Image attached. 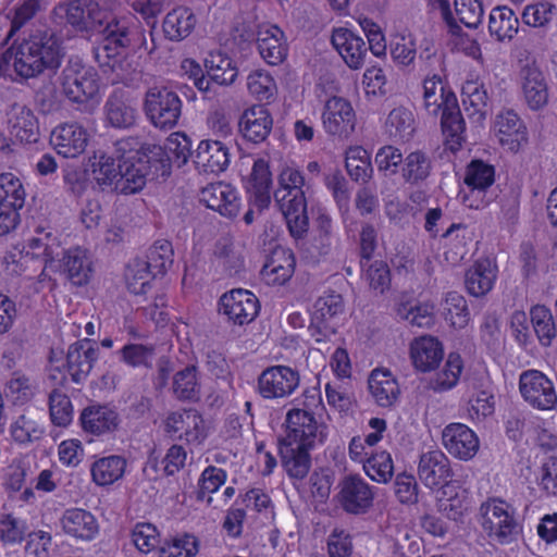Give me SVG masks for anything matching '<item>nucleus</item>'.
Instances as JSON below:
<instances>
[{
  "mask_svg": "<svg viewBox=\"0 0 557 557\" xmlns=\"http://www.w3.org/2000/svg\"><path fill=\"white\" fill-rule=\"evenodd\" d=\"M134 138L119 140L112 151H97L88 160L91 178L102 189L135 194L146 185L147 166Z\"/></svg>",
  "mask_w": 557,
  "mask_h": 557,
  "instance_id": "1",
  "label": "nucleus"
},
{
  "mask_svg": "<svg viewBox=\"0 0 557 557\" xmlns=\"http://www.w3.org/2000/svg\"><path fill=\"white\" fill-rule=\"evenodd\" d=\"M329 436V425L313 412L294 408L285 418V435L280 442V454L287 473L304 478L310 468V450L322 446Z\"/></svg>",
  "mask_w": 557,
  "mask_h": 557,
  "instance_id": "2",
  "label": "nucleus"
},
{
  "mask_svg": "<svg viewBox=\"0 0 557 557\" xmlns=\"http://www.w3.org/2000/svg\"><path fill=\"white\" fill-rule=\"evenodd\" d=\"M305 177L294 162L282 164L273 197L283 213L293 237L300 238L308 231Z\"/></svg>",
  "mask_w": 557,
  "mask_h": 557,
  "instance_id": "3",
  "label": "nucleus"
},
{
  "mask_svg": "<svg viewBox=\"0 0 557 557\" xmlns=\"http://www.w3.org/2000/svg\"><path fill=\"white\" fill-rule=\"evenodd\" d=\"M64 57L59 39L51 30L38 32L17 47L9 49L3 59L7 64L13 59L14 70H58Z\"/></svg>",
  "mask_w": 557,
  "mask_h": 557,
  "instance_id": "4",
  "label": "nucleus"
},
{
  "mask_svg": "<svg viewBox=\"0 0 557 557\" xmlns=\"http://www.w3.org/2000/svg\"><path fill=\"white\" fill-rule=\"evenodd\" d=\"M140 157L149 170L157 176H168L173 165L183 166L191 154V140L182 132L169 135L163 145L145 144L137 146Z\"/></svg>",
  "mask_w": 557,
  "mask_h": 557,
  "instance_id": "5",
  "label": "nucleus"
},
{
  "mask_svg": "<svg viewBox=\"0 0 557 557\" xmlns=\"http://www.w3.org/2000/svg\"><path fill=\"white\" fill-rule=\"evenodd\" d=\"M478 524L492 541L511 543L520 532L516 509L500 498H488L480 505Z\"/></svg>",
  "mask_w": 557,
  "mask_h": 557,
  "instance_id": "6",
  "label": "nucleus"
},
{
  "mask_svg": "<svg viewBox=\"0 0 557 557\" xmlns=\"http://www.w3.org/2000/svg\"><path fill=\"white\" fill-rule=\"evenodd\" d=\"M183 102L178 95L165 86H154L147 90L144 112L149 123L158 129L175 127L182 114Z\"/></svg>",
  "mask_w": 557,
  "mask_h": 557,
  "instance_id": "7",
  "label": "nucleus"
},
{
  "mask_svg": "<svg viewBox=\"0 0 557 557\" xmlns=\"http://www.w3.org/2000/svg\"><path fill=\"white\" fill-rule=\"evenodd\" d=\"M44 271L62 275L74 286H85L94 275L92 256L88 249L81 246L69 249L61 247L60 257L50 259Z\"/></svg>",
  "mask_w": 557,
  "mask_h": 557,
  "instance_id": "8",
  "label": "nucleus"
},
{
  "mask_svg": "<svg viewBox=\"0 0 557 557\" xmlns=\"http://www.w3.org/2000/svg\"><path fill=\"white\" fill-rule=\"evenodd\" d=\"M164 429L174 438L184 442L190 449L202 447L211 428L195 409L172 411L164 420Z\"/></svg>",
  "mask_w": 557,
  "mask_h": 557,
  "instance_id": "9",
  "label": "nucleus"
},
{
  "mask_svg": "<svg viewBox=\"0 0 557 557\" xmlns=\"http://www.w3.org/2000/svg\"><path fill=\"white\" fill-rule=\"evenodd\" d=\"M491 135L509 153H519L529 143L527 124L512 109L499 111L491 125Z\"/></svg>",
  "mask_w": 557,
  "mask_h": 557,
  "instance_id": "10",
  "label": "nucleus"
},
{
  "mask_svg": "<svg viewBox=\"0 0 557 557\" xmlns=\"http://www.w3.org/2000/svg\"><path fill=\"white\" fill-rule=\"evenodd\" d=\"M519 391L532 408L549 411L557 408V392L553 381L543 372L527 370L520 374Z\"/></svg>",
  "mask_w": 557,
  "mask_h": 557,
  "instance_id": "11",
  "label": "nucleus"
},
{
  "mask_svg": "<svg viewBox=\"0 0 557 557\" xmlns=\"http://www.w3.org/2000/svg\"><path fill=\"white\" fill-rule=\"evenodd\" d=\"M110 23L100 28L99 35L102 36V44L96 49V60L99 66H108L115 70L117 61L114 59L121 50L128 48L133 41V32L125 20L117 17L110 18Z\"/></svg>",
  "mask_w": 557,
  "mask_h": 557,
  "instance_id": "12",
  "label": "nucleus"
},
{
  "mask_svg": "<svg viewBox=\"0 0 557 557\" xmlns=\"http://www.w3.org/2000/svg\"><path fill=\"white\" fill-rule=\"evenodd\" d=\"M242 184L251 207L259 211L270 207L273 194V175L267 160H253L250 170L242 175Z\"/></svg>",
  "mask_w": 557,
  "mask_h": 557,
  "instance_id": "13",
  "label": "nucleus"
},
{
  "mask_svg": "<svg viewBox=\"0 0 557 557\" xmlns=\"http://www.w3.org/2000/svg\"><path fill=\"white\" fill-rule=\"evenodd\" d=\"M417 474L421 483L430 490L443 488L454 482L450 459L441 449H429L418 460Z\"/></svg>",
  "mask_w": 557,
  "mask_h": 557,
  "instance_id": "14",
  "label": "nucleus"
},
{
  "mask_svg": "<svg viewBox=\"0 0 557 557\" xmlns=\"http://www.w3.org/2000/svg\"><path fill=\"white\" fill-rule=\"evenodd\" d=\"M321 120L324 131L339 138H347L356 127V112L352 104L338 96L325 101Z\"/></svg>",
  "mask_w": 557,
  "mask_h": 557,
  "instance_id": "15",
  "label": "nucleus"
},
{
  "mask_svg": "<svg viewBox=\"0 0 557 557\" xmlns=\"http://www.w3.org/2000/svg\"><path fill=\"white\" fill-rule=\"evenodd\" d=\"M299 373L286 366L267 368L258 379V392L265 399L290 396L299 386Z\"/></svg>",
  "mask_w": 557,
  "mask_h": 557,
  "instance_id": "16",
  "label": "nucleus"
},
{
  "mask_svg": "<svg viewBox=\"0 0 557 557\" xmlns=\"http://www.w3.org/2000/svg\"><path fill=\"white\" fill-rule=\"evenodd\" d=\"M442 443L449 455L461 461L472 460L480 450L478 434L461 422H453L444 428Z\"/></svg>",
  "mask_w": 557,
  "mask_h": 557,
  "instance_id": "17",
  "label": "nucleus"
},
{
  "mask_svg": "<svg viewBox=\"0 0 557 557\" xmlns=\"http://www.w3.org/2000/svg\"><path fill=\"white\" fill-rule=\"evenodd\" d=\"M62 92L73 102L86 103L88 110L100 101L101 85L97 72H67L62 78Z\"/></svg>",
  "mask_w": 557,
  "mask_h": 557,
  "instance_id": "18",
  "label": "nucleus"
},
{
  "mask_svg": "<svg viewBox=\"0 0 557 557\" xmlns=\"http://www.w3.org/2000/svg\"><path fill=\"white\" fill-rule=\"evenodd\" d=\"M336 499L345 511L361 515L372 507L374 493L362 478L349 475L338 484Z\"/></svg>",
  "mask_w": 557,
  "mask_h": 557,
  "instance_id": "19",
  "label": "nucleus"
},
{
  "mask_svg": "<svg viewBox=\"0 0 557 557\" xmlns=\"http://www.w3.org/2000/svg\"><path fill=\"white\" fill-rule=\"evenodd\" d=\"M90 139V132L77 122L60 124L51 133L54 150L64 158H77L83 154Z\"/></svg>",
  "mask_w": 557,
  "mask_h": 557,
  "instance_id": "20",
  "label": "nucleus"
},
{
  "mask_svg": "<svg viewBox=\"0 0 557 557\" xmlns=\"http://www.w3.org/2000/svg\"><path fill=\"white\" fill-rule=\"evenodd\" d=\"M259 308L258 298L248 289H232L220 298V311L235 324L251 322L257 317Z\"/></svg>",
  "mask_w": 557,
  "mask_h": 557,
  "instance_id": "21",
  "label": "nucleus"
},
{
  "mask_svg": "<svg viewBox=\"0 0 557 557\" xmlns=\"http://www.w3.org/2000/svg\"><path fill=\"white\" fill-rule=\"evenodd\" d=\"M495 170L491 164L480 160L472 161L466 170L465 183L469 194H462V202L471 209L485 206L484 191L494 183Z\"/></svg>",
  "mask_w": 557,
  "mask_h": 557,
  "instance_id": "22",
  "label": "nucleus"
},
{
  "mask_svg": "<svg viewBox=\"0 0 557 557\" xmlns=\"http://www.w3.org/2000/svg\"><path fill=\"white\" fill-rule=\"evenodd\" d=\"M199 200L209 209L224 216H236L242 206V198L236 187L228 183L218 182L203 187Z\"/></svg>",
  "mask_w": 557,
  "mask_h": 557,
  "instance_id": "23",
  "label": "nucleus"
},
{
  "mask_svg": "<svg viewBox=\"0 0 557 557\" xmlns=\"http://www.w3.org/2000/svg\"><path fill=\"white\" fill-rule=\"evenodd\" d=\"M59 524L65 535L82 542L94 541L100 532L96 516L89 510L77 507L65 509Z\"/></svg>",
  "mask_w": 557,
  "mask_h": 557,
  "instance_id": "24",
  "label": "nucleus"
},
{
  "mask_svg": "<svg viewBox=\"0 0 557 557\" xmlns=\"http://www.w3.org/2000/svg\"><path fill=\"white\" fill-rule=\"evenodd\" d=\"M409 356L417 371L429 373L436 370L443 361L444 346L437 337L422 335L410 343Z\"/></svg>",
  "mask_w": 557,
  "mask_h": 557,
  "instance_id": "25",
  "label": "nucleus"
},
{
  "mask_svg": "<svg viewBox=\"0 0 557 557\" xmlns=\"http://www.w3.org/2000/svg\"><path fill=\"white\" fill-rule=\"evenodd\" d=\"M127 467V459L122 455L95 456L89 466L90 481L97 487H110L124 479Z\"/></svg>",
  "mask_w": 557,
  "mask_h": 557,
  "instance_id": "26",
  "label": "nucleus"
},
{
  "mask_svg": "<svg viewBox=\"0 0 557 557\" xmlns=\"http://www.w3.org/2000/svg\"><path fill=\"white\" fill-rule=\"evenodd\" d=\"M231 162L228 147L220 140L202 139L194 152V163L199 172L221 173Z\"/></svg>",
  "mask_w": 557,
  "mask_h": 557,
  "instance_id": "27",
  "label": "nucleus"
},
{
  "mask_svg": "<svg viewBox=\"0 0 557 557\" xmlns=\"http://www.w3.org/2000/svg\"><path fill=\"white\" fill-rule=\"evenodd\" d=\"M296 259L288 248L276 246L268 256L261 275L268 285H284L294 275Z\"/></svg>",
  "mask_w": 557,
  "mask_h": 557,
  "instance_id": "28",
  "label": "nucleus"
},
{
  "mask_svg": "<svg viewBox=\"0 0 557 557\" xmlns=\"http://www.w3.org/2000/svg\"><path fill=\"white\" fill-rule=\"evenodd\" d=\"M4 123L10 135L20 144L35 143L38 138V121L32 110L24 106H12Z\"/></svg>",
  "mask_w": 557,
  "mask_h": 557,
  "instance_id": "29",
  "label": "nucleus"
},
{
  "mask_svg": "<svg viewBox=\"0 0 557 557\" xmlns=\"http://www.w3.org/2000/svg\"><path fill=\"white\" fill-rule=\"evenodd\" d=\"M368 389L374 403L383 408L393 406L400 394L397 379L386 368H375L371 371Z\"/></svg>",
  "mask_w": 557,
  "mask_h": 557,
  "instance_id": "30",
  "label": "nucleus"
},
{
  "mask_svg": "<svg viewBox=\"0 0 557 557\" xmlns=\"http://www.w3.org/2000/svg\"><path fill=\"white\" fill-rule=\"evenodd\" d=\"M496 278V263L488 258H479L469 267L466 272V289L471 296H484L492 290Z\"/></svg>",
  "mask_w": 557,
  "mask_h": 557,
  "instance_id": "31",
  "label": "nucleus"
},
{
  "mask_svg": "<svg viewBox=\"0 0 557 557\" xmlns=\"http://www.w3.org/2000/svg\"><path fill=\"white\" fill-rule=\"evenodd\" d=\"M83 432L92 436H102L116 430L120 419L117 412L108 406H89L79 416Z\"/></svg>",
  "mask_w": 557,
  "mask_h": 557,
  "instance_id": "32",
  "label": "nucleus"
},
{
  "mask_svg": "<svg viewBox=\"0 0 557 557\" xmlns=\"http://www.w3.org/2000/svg\"><path fill=\"white\" fill-rule=\"evenodd\" d=\"M332 45L351 70L362 66L368 47L361 37L347 28H337L332 34Z\"/></svg>",
  "mask_w": 557,
  "mask_h": 557,
  "instance_id": "33",
  "label": "nucleus"
},
{
  "mask_svg": "<svg viewBox=\"0 0 557 557\" xmlns=\"http://www.w3.org/2000/svg\"><path fill=\"white\" fill-rule=\"evenodd\" d=\"M273 119L269 110L260 104L246 109L239 121L242 135L252 141L261 143L271 133Z\"/></svg>",
  "mask_w": 557,
  "mask_h": 557,
  "instance_id": "34",
  "label": "nucleus"
},
{
  "mask_svg": "<svg viewBox=\"0 0 557 557\" xmlns=\"http://www.w3.org/2000/svg\"><path fill=\"white\" fill-rule=\"evenodd\" d=\"M98 357V349L87 339L71 345L67 351V370L75 383L83 382Z\"/></svg>",
  "mask_w": 557,
  "mask_h": 557,
  "instance_id": "35",
  "label": "nucleus"
},
{
  "mask_svg": "<svg viewBox=\"0 0 557 557\" xmlns=\"http://www.w3.org/2000/svg\"><path fill=\"white\" fill-rule=\"evenodd\" d=\"M311 318L315 323H329L341 327L346 321L343 297L336 293L323 294L314 301Z\"/></svg>",
  "mask_w": 557,
  "mask_h": 557,
  "instance_id": "36",
  "label": "nucleus"
},
{
  "mask_svg": "<svg viewBox=\"0 0 557 557\" xmlns=\"http://www.w3.org/2000/svg\"><path fill=\"white\" fill-rule=\"evenodd\" d=\"M461 98L468 117L482 125L488 113V98L483 86L478 81L467 79L461 87Z\"/></svg>",
  "mask_w": 557,
  "mask_h": 557,
  "instance_id": "37",
  "label": "nucleus"
},
{
  "mask_svg": "<svg viewBox=\"0 0 557 557\" xmlns=\"http://www.w3.org/2000/svg\"><path fill=\"white\" fill-rule=\"evenodd\" d=\"M283 39L284 33L275 25L260 29L257 34L259 53L271 66L278 65L286 58L287 47Z\"/></svg>",
  "mask_w": 557,
  "mask_h": 557,
  "instance_id": "38",
  "label": "nucleus"
},
{
  "mask_svg": "<svg viewBox=\"0 0 557 557\" xmlns=\"http://www.w3.org/2000/svg\"><path fill=\"white\" fill-rule=\"evenodd\" d=\"M438 507L451 520H460L469 510V493L458 481L447 483L441 488Z\"/></svg>",
  "mask_w": 557,
  "mask_h": 557,
  "instance_id": "39",
  "label": "nucleus"
},
{
  "mask_svg": "<svg viewBox=\"0 0 557 557\" xmlns=\"http://www.w3.org/2000/svg\"><path fill=\"white\" fill-rule=\"evenodd\" d=\"M465 363L459 352L450 351L443 367L430 381V387L434 393H446L454 389L460 381Z\"/></svg>",
  "mask_w": 557,
  "mask_h": 557,
  "instance_id": "40",
  "label": "nucleus"
},
{
  "mask_svg": "<svg viewBox=\"0 0 557 557\" xmlns=\"http://www.w3.org/2000/svg\"><path fill=\"white\" fill-rule=\"evenodd\" d=\"M463 416L472 422H482L495 411V397L488 389H478L463 399Z\"/></svg>",
  "mask_w": 557,
  "mask_h": 557,
  "instance_id": "41",
  "label": "nucleus"
},
{
  "mask_svg": "<svg viewBox=\"0 0 557 557\" xmlns=\"http://www.w3.org/2000/svg\"><path fill=\"white\" fill-rule=\"evenodd\" d=\"M196 16L187 8H177L169 12L163 20V32L166 38L180 41L194 29Z\"/></svg>",
  "mask_w": 557,
  "mask_h": 557,
  "instance_id": "42",
  "label": "nucleus"
},
{
  "mask_svg": "<svg viewBox=\"0 0 557 557\" xmlns=\"http://www.w3.org/2000/svg\"><path fill=\"white\" fill-rule=\"evenodd\" d=\"M472 231L463 224H451L443 234L444 245L447 247L446 258L458 262L468 253V246L472 242Z\"/></svg>",
  "mask_w": 557,
  "mask_h": 557,
  "instance_id": "43",
  "label": "nucleus"
},
{
  "mask_svg": "<svg viewBox=\"0 0 557 557\" xmlns=\"http://www.w3.org/2000/svg\"><path fill=\"white\" fill-rule=\"evenodd\" d=\"M61 247L62 240L57 233L39 231L27 240L24 250L26 255H30L35 258H44L46 264L50 259L60 257Z\"/></svg>",
  "mask_w": 557,
  "mask_h": 557,
  "instance_id": "44",
  "label": "nucleus"
},
{
  "mask_svg": "<svg viewBox=\"0 0 557 557\" xmlns=\"http://www.w3.org/2000/svg\"><path fill=\"white\" fill-rule=\"evenodd\" d=\"M442 314L449 326L455 330H463L471 321L466 298L456 292L446 294L442 304Z\"/></svg>",
  "mask_w": 557,
  "mask_h": 557,
  "instance_id": "45",
  "label": "nucleus"
},
{
  "mask_svg": "<svg viewBox=\"0 0 557 557\" xmlns=\"http://www.w3.org/2000/svg\"><path fill=\"white\" fill-rule=\"evenodd\" d=\"M107 122L116 128H127L136 121V106L121 95L114 94L106 106Z\"/></svg>",
  "mask_w": 557,
  "mask_h": 557,
  "instance_id": "46",
  "label": "nucleus"
},
{
  "mask_svg": "<svg viewBox=\"0 0 557 557\" xmlns=\"http://www.w3.org/2000/svg\"><path fill=\"white\" fill-rule=\"evenodd\" d=\"M154 271L145 260H133L128 263L125 272L127 289L134 295H146L151 289Z\"/></svg>",
  "mask_w": 557,
  "mask_h": 557,
  "instance_id": "47",
  "label": "nucleus"
},
{
  "mask_svg": "<svg viewBox=\"0 0 557 557\" xmlns=\"http://www.w3.org/2000/svg\"><path fill=\"white\" fill-rule=\"evenodd\" d=\"M174 395L182 400H196L200 396L201 383L195 366L177 371L172 381Z\"/></svg>",
  "mask_w": 557,
  "mask_h": 557,
  "instance_id": "48",
  "label": "nucleus"
},
{
  "mask_svg": "<svg viewBox=\"0 0 557 557\" xmlns=\"http://www.w3.org/2000/svg\"><path fill=\"white\" fill-rule=\"evenodd\" d=\"M519 21L507 7L494 8L490 14L488 30L497 40L511 39L518 32Z\"/></svg>",
  "mask_w": 557,
  "mask_h": 557,
  "instance_id": "49",
  "label": "nucleus"
},
{
  "mask_svg": "<svg viewBox=\"0 0 557 557\" xmlns=\"http://www.w3.org/2000/svg\"><path fill=\"white\" fill-rule=\"evenodd\" d=\"M345 165L349 176L356 182H367L372 176L371 154L361 146L347 148Z\"/></svg>",
  "mask_w": 557,
  "mask_h": 557,
  "instance_id": "50",
  "label": "nucleus"
},
{
  "mask_svg": "<svg viewBox=\"0 0 557 557\" xmlns=\"http://www.w3.org/2000/svg\"><path fill=\"white\" fill-rule=\"evenodd\" d=\"M523 99L531 110H540L547 104V85L542 72H527L522 82Z\"/></svg>",
  "mask_w": 557,
  "mask_h": 557,
  "instance_id": "51",
  "label": "nucleus"
},
{
  "mask_svg": "<svg viewBox=\"0 0 557 557\" xmlns=\"http://www.w3.org/2000/svg\"><path fill=\"white\" fill-rule=\"evenodd\" d=\"M441 126L445 147L451 152L459 151L466 140L465 121L460 109L445 113L441 117Z\"/></svg>",
  "mask_w": 557,
  "mask_h": 557,
  "instance_id": "52",
  "label": "nucleus"
},
{
  "mask_svg": "<svg viewBox=\"0 0 557 557\" xmlns=\"http://www.w3.org/2000/svg\"><path fill=\"white\" fill-rule=\"evenodd\" d=\"M366 474L374 482L385 484L394 474V461L386 450L371 454L363 465Z\"/></svg>",
  "mask_w": 557,
  "mask_h": 557,
  "instance_id": "53",
  "label": "nucleus"
},
{
  "mask_svg": "<svg viewBox=\"0 0 557 557\" xmlns=\"http://www.w3.org/2000/svg\"><path fill=\"white\" fill-rule=\"evenodd\" d=\"M199 552V540L189 533L177 534L165 541L159 557H195Z\"/></svg>",
  "mask_w": 557,
  "mask_h": 557,
  "instance_id": "54",
  "label": "nucleus"
},
{
  "mask_svg": "<svg viewBox=\"0 0 557 557\" xmlns=\"http://www.w3.org/2000/svg\"><path fill=\"white\" fill-rule=\"evenodd\" d=\"M532 331L542 346H549L556 336L555 323L549 309L536 305L531 308Z\"/></svg>",
  "mask_w": 557,
  "mask_h": 557,
  "instance_id": "55",
  "label": "nucleus"
},
{
  "mask_svg": "<svg viewBox=\"0 0 557 557\" xmlns=\"http://www.w3.org/2000/svg\"><path fill=\"white\" fill-rule=\"evenodd\" d=\"M384 128L389 137L406 139L413 132L412 113L405 108H396L386 117Z\"/></svg>",
  "mask_w": 557,
  "mask_h": 557,
  "instance_id": "56",
  "label": "nucleus"
},
{
  "mask_svg": "<svg viewBox=\"0 0 557 557\" xmlns=\"http://www.w3.org/2000/svg\"><path fill=\"white\" fill-rule=\"evenodd\" d=\"M363 278L370 288L377 293L383 294L389 288L391 272L387 263L383 260H367L362 263Z\"/></svg>",
  "mask_w": 557,
  "mask_h": 557,
  "instance_id": "57",
  "label": "nucleus"
},
{
  "mask_svg": "<svg viewBox=\"0 0 557 557\" xmlns=\"http://www.w3.org/2000/svg\"><path fill=\"white\" fill-rule=\"evenodd\" d=\"M398 314L412 325L430 327L434 322L435 306L431 301H421L414 305H400Z\"/></svg>",
  "mask_w": 557,
  "mask_h": 557,
  "instance_id": "58",
  "label": "nucleus"
},
{
  "mask_svg": "<svg viewBox=\"0 0 557 557\" xmlns=\"http://www.w3.org/2000/svg\"><path fill=\"white\" fill-rule=\"evenodd\" d=\"M86 456L83 442L76 437L62 440L57 445V457L59 463L66 469L78 468Z\"/></svg>",
  "mask_w": 557,
  "mask_h": 557,
  "instance_id": "59",
  "label": "nucleus"
},
{
  "mask_svg": "<svg viewBox=\"0 0 557 557\" xmlns=\"http://www.w3.org/2000/svg\"><path fill=\"white\" fill-rule=\"evenodd\" d=\"M509 332L516 343L528 349L533 346L534 336L531 323V313L523 310H515L509 318Z\"/></svg>",
  "mask_w": 557,
  "mask_h": 557,
  "instance_id": "60",
  "label": "nucleus"
},
{
  "mask_svg": "<svg viewBox=\"0 0 557 557\" xmlns=\"http://www.w3.org/2000/svg\"><path fill=\"white\" fill-rule=\"evenodd\" d=\"M26 191L21 178L12 172L0 173V202L22 208Z\"/></svg>",
  "mask_w": 557,
  "mask_h": 557,
  "instance_id": "61",
  "label": "nucleus"
},
{
  "mask_svg": "<svg viewBox=\"0 0 557 557\" xmlns=\"http://www.w3.org/2000/svg\"><path fill=\"white\" fill-rule=\"evenodd\" d=\"M52 15L60 24L64 21L78 32H88L86 8L77 1L57 5Z\"/></svg>",
  "mask_w": 557,
  "mask_h": 557,
  "instance_id": "62",
  "label": "nucleus"
},
{
  "mask_svg": "<svg viewBox=\"0 0 557 557\" xmlns=\"http://www.w3.org/2000/svg\"><path fill=\"white\" fill-rule=\"evenodd\" d=\"M49 412L51 422L55 426L67 428L74 417V408L67 395L54 391L49 399Z\"/></svg>",
  "mask_w": 557,
  "mask_h": 557,
  "instance_id": "63",
  "label": "nucleus"
},
{
  "mask_svg": "<svg viewBox=\"0 0 557 557\" xmlns=\"http://www.w3.org/2000/svg\"><path fill=\"white\" fill-rule=\"evenodd\" d=\"M430 168V160L423 152L412 151L404 159L400 173L406 182L417 183L428 177Z\"/></svg>",
  "mask_w": 557,
  "mask_h": 557,
  "instance_id": "64",
  "label": "nucleus"
}]
</instances>
